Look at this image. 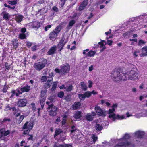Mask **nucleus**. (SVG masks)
I'll return each mask as SVG.
<instances>
[{
    "mask_svg": "<svg viewBox=\"0 0 147 147\" xmlns=\"http://www.w3.org/2000/svg\"><path fill=\"white\" fill-rule=\"evenodd\" d=\"M117 107V105L115 104L113 105L111 107V109H110L108 111V113L109 114V117L113 121H115L116 119L123 120L126 119V117L125 115H116L114 113L115 109Z\"/></svg>",
    "mask_w": 147,
    "mask_h": 147,
    "instance_id": "nucleus-1",
    "label": "nucleus"
},
{
    "mask_svg": "<svg viewBox=\"0 0 147 147\" xmlns=\"http://www.w3.org/2000/svg\"><path fill=\"white\" fill-rule=\"evenodd\" d=\"M129 137V134H125L122 138L117 140L118 143L114 147H133V145L128 141Z\"/></svg>",
    "mask_w": 147,
    "mask_h": 147,
    "instance_id": "nucleus-2",
    "label": "nucleus"
},
{
    "mask_svg": "<svg viewBox=\"0 0 147 147\" xmlns=\"http://www.w3.org/2000/svg\"><path fill=\"white\" fill-rule=\"evenodd\" d=\"M136 70V69H133L130 72L125 74H122L123 78L121 79L123 81L127 80L133 81L137 80L138 79V75Z\"/></svg>",
    "mask_w": 147,
    "mask_h": 147,
    "instance_id": "nucleus-3",
    "label": "nucleus"
},
{
    "mask_svg": "<svg viewBox=\"0 0 147 147\" xmlns=\"http://www.w3.org/2000/svg\"><path fill=\"white\" fill-rule=\"evenodd\" d=\"M47 62L46 59L42 58L40 59L38 62L35 63L34 64V66L36 70L40 71L45 67Z\"/></svg>",
    "mask_w": 147,
    "mask_h": 147,
    "instance_id": "nucleus-4",
    "label": "nucleus"
},
{
    "mask_svg": "<svg viewBox=\"0 0 147 147\" xmlns=\"http://www.w3.org/2000/svg\"><path fill=\"white\" fill-rule=\"evenodd\" d=\"M33 124L31 122H26L22 127L24 130L23 134L25 135L28 134L29 131L33 128Z\"/></svg>",
    "mask_w": 147,
    "mask_h": 147,
    "instance_id": "nucleus-5",
    "label": "nucleus"
},
{
    "mask_svg": "<svg viewBox=\"0 0 147 147\" xmlns=\"http://www.w3.org/2000/svg\"><path fill=\"white\" fill-rule=\"evenodd\" d=\"M122 74H125L116 71H113L111 72V78L115 81H117L119 80H123L121 79L123 78Z\"/></svg>",
    "mask_w": 147,
    "mask_h": 147,
    "instance_id": "nucleus-6",
    "label": "nucleus"
},
{
    "mask_svg": "<svg viewBox=\"0 0 147 147\" xmlns=\"http://www.w3.org/2000/svg\"><path fill=\"white\" fill-rule=\"evenodd\" d=\"M68 38L67 36L64 35L63 36L57 45L58 48V49H59L60 51L63 49L64 45L68 41Z\"/></svg>",
    "mask_w": 147,
    "mask_h": 147,
    "instance_id": "nucleus-7",
    "label": "nucleus"
},
{
    "mask_svg": "<svg viewBox=\"0 0 147 147\" xmlns=\"http://www.w3.org/2000/svg\"><path fill=\"white\" fill-rule=\"evenodd\" d=\"M49 109L50 110L49 111V113L50 115L53 116H55L57 113V107L52 104L49 105L48 107Z\"/></svg>",
    "mask_w": 147,
    "mask_h": 147,
    "instance_id": "nucleus-8",
    "label": "nucleus"
},
{
    "mask_svg": "<svg viewBox=\"0 0 147 147\" xmlns=\"http://www.w3.org/2000/svg\"><path fill=\"white\" fill-rule=\"evenodd\" d=\"M61 72L63 74H67L69 72L70 67L67 63H65L62 65L61 66Z\"/></svg>",
    "mask_w": 147,
    "mask_h": 147,
    "instance_id": "nucleus-9",
    "label": "nucleus"
},
{
    "mask_svg": "<svg viewBox=\"0 0 147 147\" xmlns=\"http://www.w3.org/2000/svg\"><path fill=\"white\" fill-rule=\"evenodd\" d=\"M94 109L96 113L98 115L102 116H104L105 115V113L103 111L100 107L96 106Z\"/></svg>",
    "mask_w": 147,
    "mask_h": 147,
    "instance_id": "nucleus-10",
    "label": "nucleus"
},
{
    "mask_svg": "<svg viewBox=\"0 0 147 147\" xmlns=\"http://www.w3.org/2000/svg\"><path fill=\"white\" fill-rule=\"evenodd\" d=\"M136 19L138 21L141 22L142 20L145 22H147V14L140 15L136 17Z\"/></svg>",
    "mask_w": 147,
    "mask_h": 147,
    "instance_id": "nucleus-11",
    "label": "nucleus"
},
{
    "mask_svg": "<svg viewBox=\"0 0 147 147\" xmlns=\"http://www.w3.org/2000/svg\"><path fill=\"white\" fill-rule=\"evenodd\" d=\"M96 115V113L94 112H92L91 113H87L85 116L86 120L89 121H92L94 118V117Z\"/></svg>",
    "mask_w": 147,
    "mask_h": 147,
    "instance_id": "nucleus-12",
    "label": "nucleus"
},
{
    "mask_svg": "<svg viewBox=\"0 0 147 147\" xmlns=\"http://www.w3.org/2000/svg\"><path fill=\"white\" fill-rule=\"evenodd\" d=\"M58 35L57 33L53 31L49 34V38L52 41H55Z\"/></svg>",
    "mask_w": 147,
    "mask_h": 147,
    "instance_id": "nucleus-13",
    "label": "nucleus"
},
{
    "mask_svg": "<svg viewBox=\"0 0 147 147\" xmlns=\"http://www.w3.org/2000/svg\"><path fill=\"white\" fill-rule=\"evenodd\" d=\"M29 26L31 28H38L40 26V24L38 22L35 21L30 23Z\"/></svg>",
    "mask_w": 147,
    "mask_h": 147,
    "instance_id": "nucleus-14",
    "label": "nucleus"
},
{
    "mask_svg": "<svg viewBox=\"0 0 147 147\" xmlns=\"http://www.w3.org/2000/svg\"><path fill=\"white\" fill-rule=\"evenodd\" d=\"M57 49V47L55 45L52 47L47 52V54L48 55H51L55 53Z\"/></svg>",
    "mask_w": 147,
    "mask_h": 147,
    "instance_id": "nucleus-15",
    "label": "nucleus"
},
{
    "mask_svg": "<svg viewBox=\"0 0 147 147\" xmlns=\"http://www.w3.org/2000/svg\"><path fill=\"white\" fill-rule=\"evenodd\" d=\"M12 94L11 95L10 98H13L14 95L18 96L20 94H22V92H20L19 90L17 89L15 90H13L11 92Z\"/></svg>",
    "mask_w": 147,
    "mask_h": 147,
    "instance_id": "nucleus-16",
    "label": "nucleus"
},
{
    "mask_svg": "<svg viewBox=\"0 0 147 147\" xmlns=\"http://www.w3.org/2000/svg\"><path fill=\"white\" fill-rule=\"evenodd\" d=\"M27 100L26 99L20 100L18 102V106L20 107L25 106L26 104Z\"/></svg>",
    "mask_w": 147,
    "mask_h": 147,
    "instance_id": "nucleus-17",
    "label": "nucleus"
},
{
    "mask_svg": "<svg viewBox=\"0 0 147 147\" xmlns=\"http://www.w3.org/2000/svg\"><path fill=\"white\" fill-rule=\"evenodd\" d=\"M134 134L135 137L138 138H141L144 135V133L143 131H138L136 132Z\"/></svg>",
    "mask_w": 147,
    "mask_h": 147,
    "instance_id": "nucleus-18",
    "label": "nucleus"
},
{
    "mask_svg": "<svg viewBox=\"0 0 147 147\" xmlns=\"http://www.w3.org/2000/svg\"><path fill=\"white\" fill-rule=\"evenodd\" d=\"M88 2L87 0H84L80 5V6L79 9L80 10H83L86 7Z\"/></svg>",
    "mask_w": 147,
    "mask_h": 147,
    "instance_id": "nucleus-19",
    "label": "nucleus"
},
{
    "mask_svg": "<svg viewBox=\"0 0 147 147\" xmlns=\"http://www.w3.org/2000/svg\"><path fill=\"white\" fill-rule=\"evenodd\" d=\"M138 35L136 34H134L132 35V37L129 40L132 42L131 45H132L134 44V43L136 42L137 41V38Z\"/></svg>",
    "mask_w": 147,
    "mask_h": 147,
    "instance_id": "nucleus-20",
    "label": "nucleus"
},
{
    "mask_svg": "<svg viewBox=\"0 0 147 147\" xmlns=\"http://www.w3.org/2000/svg\"><path fill=\"white\" fill-rule=\"evenodd\" d=\"M142 53L140 54L141 57L147 55V46H144L142 49Z\"/></svg>",
    "mask_w": 147,
    "mask_h": 147,
    "instance_id": "nucleus-21",
    "label": "nucleus"
},
{
    "mask_svg": "<svg viewBox=\"0 0 147 147\" xmlns=\"http://www.w3.org/2000/svg\"><path fill=\"white\" fill-rule=\"evenodd\" d=\"M80 86L82 89L83 90H86L87 89L88 87L86 83L84 82H82L80 84Z\"/></svg>",
    "mask_w": 147,
    "mask_h": 147,
    "instance_id": "nucleus-22",
    "label": "nucleus"
},
{
    "mask_svg": "<svg viewBox=\"0 0 147 147\" xmlns=\"http://www.w3.org/2000/svg\"><path fill=\"white\" fill-rule=\"evenodd\" d=\"M144 115L143 113H142V110L140 112L136 113L135 116L136 118H140L142 117H144Z\"/></svg>",
    "mask_w": 147,
    "mask_h": 147,
    "instance_id": "nucleus-23",
    "label": "nucleus"
},
{
    "mask_svg": "<svg viewBox=\"0 0 147 147\" xmlns=\"http://www.w3.org/2000/svg\"><path fill=\"white\" fill-rule=\"evenodd\" d=\"M98 44L100 45V48H103L102 50H101V51H102L106 49V47H105V46L106 44V43L105 40H102L101 42H99L98 43Z\"/></svg>",
    "mask_w": 147,
    "mask_h": 147,
    "instance_id": "nucleus-24",
    "label": "nucleus"
},
{
    "mask_svg": "<svg viewBox=\"0 0 147 147\" xmlns=\"http://www.w3.org/2000/svg\"><path fill=\"white\" fill-rule=\"evenodd\" d=\"M81 117V112L80 111H77L75 114L74 117L75 119H79Z\"/></svg>",
    "mask_w": 147,
    "mask_h": 147,
    "instance_id": "nucleus-25",
    "label": "nucleus"
},
{
    "mask_svg": "<svg viewBox=\"0 0 147 147\" xmlns=\"http://www.w3.org/2000/svg\"><path fill=\"white\" fill-rule=\"evenodd\" d=\"M30 86H27L22 88L21 89V91L22 92H28L30 90Z\"/></svg>",
    "mask_w": 147,
    "mask_h": 147,
    "instance_id": "nucleus-26",
    "label": "nucleus"
},
{
    "mask_svg": "<svg viewBox=\"0 0 147 147\" xmlns=\"http://www.w3.org/2000/svg\"><path fill=\"white\" fill-rule=\"evenodd\" d=\"M47 8H45L39 10L38 11V13L40 15L44 14L47 12Z\"/></svg>",
    "mask_w": 147,
    "mask_h": 147,
    "instance_id": "nucleus-27",
    "label": "nucleus"
},
{
    "mask_svg": "<svg viewBox=\"0 0 147 147\" xmlns=\"http://www.w3.org/2000/svg\"><path fill=\"white\" fill-rule=\"evenodd\" d=\"M80 103L79 102H75L73 106V108L74 109H76L79 108L80 106Z\"/></svg>",
    "mask_w": 147,
    "mask_h": 147,
    "instance_id": "nucleus-28",
    "label": "nucleus"
},
{
    "mask_svg": "<svg viewBox=\"0 0 147 147\" xmlns=\"http://www.w3.org/2000/svg\"><path fill=\"white\" fill-rule=\"evenodd\" d=\"M23 17L22 16L18 15L16 16V21L18 22H20L23 19Z\"/></svg>",
    "mask_w": 147,
    "mask_h": 147,
    "instance_id": "nucleus-29",
    "label": "nucleus"
},
{
    "mask_svg": "<svg viewBox=\"0 0 147 147\" xmlns=\"http://www.w3.org/2000/svg\"><path fill=\"white\" fill-rule=\"evenodd\" d=\"M63 119L61 121L62 125H65L66 123V119L67 116V115H63Z\"/></svg>",
    "mask_w": 147,
    "mask_h": 147,
    "instance_id": "nucleus-30",
    "label": "nucleus"
},
{
    "mask_svg": "<svg viewBox=\"0 0 147 147\" xmlns=\"http://www.w3.org/2000/svg\"><path fill=\"white\" fill-rule=\"evenodd\" d=\"M61 28L60 26H59L56 27L55 28L53 31L55 33L58 35L59 33L60 32L61 30Z\"/></svg>",
    "mask_w": 147,
    "mask_h": 147,
    "instance_id": "nucleus-31",
    "label": "nucleus"
},
{
    "mask_svg": "<svg viewBox=\"0 0 147 147\" xmlns=\"http://www.w3.org/2000/svg\"><path fill=\"white\" fill-rule=\"evenodd\" d=\"M62 132V131L61 129H56L55 131V134L54 135V137H55L56 136Z\"/></svg>",
    "mask_w": 147,
    "mask_h": 147,
    "instance_id": "nucleus-32",
    "label": "nucleus"
},
{
    "mask_svg": "<svg viewBox=\"0 0 147 147\" xmlns=\"http://www.w3.org/2000/svg\"><path fill=\"white\" fill-rule=\"evenodd\" d=\"M95 53L93 51H90L87 53V55L88 57H93L95 55Z\"/></svg>",
    "mask_w": 147,
    "mask_h": 147,
    "instance_id": "nucleus-33",
    "label": "nucleus"
},
{
    "mask_svg": "<svg viewBox=\"0 0 147 147\" xmlns=\"http://www.w3.org/2000/svg\"><path fill=\"white\" fill-rule=\"evenodd\" d=\"M78 96L81 101L84 100L86 98L84 94H78Z\"/></svg>",
    "mask_w": 147,
    "mask_h": 147,
    "instance_id": "nucleus-34",
    "label": "nucleus"
},
{
    "mask_svg": "<svg viewBox=\"0 0 147 147\" xmlns=\"http://www.w3.org/2000/svg\"><path fill=\"white\" fill-rule=\"evenodd\" d=\"M52 80V78L48 79V80H47L46 85L48 87H49L51 85Z\"/></svg>",
    "mask_w": 147,
    "mask_h": 147,
    "instance_id": "nucleus-35",
    "label": "nucleus"
},
{
    "mask_svg": "<svg viewBox=\"0 0 147 147\" xmlns=\"http://www.w3.org/2000/svg\"><path fill=\"white\" fill-rule=\"evenodd\" d=\"M3 17L5 19L7 20L10 18V16L8 13H5L3 14Z\"/></svg>",
    "mask_w": 147,
    "mask_h": 147,
    "instance_id": "nucleus-36",
    "label": "nucleus"
},
{
    "mask_svg": "<svg viewBox=\"0 0 147 147\" xmlns=\"http://www.w3.org/2000/svg\"><path fill=\"white\" fill-rule=\"evenodd\" d=\"M146 43V42L143 40L142 39H140L138 41V46H141L143 45H144Z\"/></svg>",
    "mask_w": 147,
    "mask_h": 147,
    "instance_id": "nucleus-37",
    "label": "nucleus"
},
{
    "mask_svg": "<svg viewBox=\"0 0 147 147\" xmlns=\"http://www.w3.org/2000/svg\"><path fill=\"white\" fill-rule=\"evenodd\" d=\"M46 99V97H40V102L41 104V107L42 108L44 106L43 105V102Z\"/></svg>",
    "mask_w": 147,
    "mask_h": 147,
    "instance_id": "nucleus-38",
    "label": "nucleus"
},
{
    "mask_svg": "<svg viewBox=\"0 0 147 147\" xmlns=\"http://www.w3.org/2000/svg\"><path fill=\"white\" fill-rule=\"evenodd\" d=\"M12 110L13 111V114L15 115L16 116L18 117L20 115V114L19 113H16V112L18 111L17 109L14 107H13L12 108Z\"/></svg>",
    "mask_w": 147,
    "mask_h": 147,
    "instance_id": "nucleus-39",
    "label": "nucleus"
},
{
    "mask_svg": "<svg viewBox=\"0 0 147 147\" xmlns=\"http://www.w3.org/2000/svg\"><path fill=\"white\" fill-rule=\"evenodd\" d=\"M13 45L14 47L16 49L18 47V44L17 42V40L14 39L12 41Z\"/></svg>",
    "mask_w": 147,
    "mask_h": 147,
    "instance_id": "nucleus-40",
    "label": "nucleus"
},
{
    "mask_svg": "<svg viewBox=\"0 0 147 147\" xmlns=\"http://www.w3.org/2000/svg\"><path fill=\"white\" fill-rule=\"evenodd\" d=\"M57 82H53L52 87L51 89L52 91H54L55 89L57 86Z\"/></svg>",
    "mask_w": 147,
    "mask_h": 147,
    "instance_id": "nucleus-41",
    "label": "nucleus"
},
{
    "mask_svg": "<svg viewBox=\"0 0 147 147\" xmlns=\"http://www.w3.org/2000/svg\"><path fill=\"white\" fill-rule=\"evenodd\" d=\"M17 3V0H14L13 1H8V3L9 4L13 5L16 4Z\"/></svg>",
    "mask_w": 147,
    "mask_h": 147,
    "instance_id": "nucleus-42",
    "label": "nucleus"
},
{
    "mask_svg": "<svg viewBox=\"0 0 147 147\" xmlns=\"http://www.w3.org/2000/svg\"><path fill=\"white\" fill-rule=\"evenodd\" d=\"M96 129L97 130H101L103 128V127L98 124L96 125Z\"/></svg>",
    "mask_w": 147,
    "mask_h": 147,
    "instance_id": "nucleus-43",
    "label": "nucleus"
},
{
    "mask_svg": "<svg viewBox=\"0 0 147 147\" xmlns=\"http://www.w3.org/2000/svg\"><path fill=\"white\" fill-rule=\"evenodd\" d=\"M140 51L139 49H136L134 50V55L136 57L138 56L139 53H140Z\"/></svg>",
    "mask_w": 147,
    "mask_h": 147,
    "instance_id": "nucleus-44",
    "label": "nucleus"
},
{
    "mask_svg": "<svg viewBox=\"0 0 147 147\" xmlns=\"http://www.w3.org/2000/svg\"><path fill=\"white\" fill-rule=\"evenodd\" d=\"M32 50L33 51H35L37 49V45L35 43H33L31 47Z\"/></svg>",
    "mask_w": 147,
    "mask_h": 147,
    "instance_id": "nucleus-45",
    "label": "nucleus"
},
{
    "mask_svg": "<svg viewBox=\"0 0 147 147\" xmlns=\"http://www.w3.org/2000/svg\"><path fill=\"white\" fill-rule=\"evenodd\" d=\"M91 137L92 139H93V142L94 143L97 139V137L94 134H92L91 135Z\"/></svg>",
    "mask_w": 147,
    "mask_h": 147,
    "instance_id": "nucleus-46",
    "label": "nucleus"
},
{
    "mask_svg": "<svg viewBox=\"0 0 147 147\" xmlns=\"http://www.w3.org/2000/svg\"><path fill=\"white\" fill-rule=\"evenodd\" d=\"M86 98H88L90 97L91 95V92L90 91H87L84 93Z\"/></svg>",
    "mask_w": 147,
    "mask_h": 147,
    "instance_id": "nucleus-47",
    "label": "nucleus"
},
{
    "mask_svg": "<svg viewBox=\"0 0 147 147\" xmlns=\"http://www.w3.org/2000/svg\"><path fill=\"white\" fill-rule=\"evenodd\" d=\"M26 37V35L24 33L20 34L19 35V38L21 39H24Z\"/></svg>",
    "mask_w": 147,
    "mask_h": 147,
    "instance_id": "nucleus-48",
    "label": "nucleus"
},
{
    "mask_svg": "<svg viewBox=\"0 0 147 147\" xmlns=\"http://www.w3.org/2000/svg\"><path fill=\"white\" fill-rule=\"evenodd\" d=\"M47 78L45 76H42L41 78V80L42 82H45L46 80L47 81L48 80Z\"/></svg>",
    "mask_w": 147,
    "mask_h": 147,
    "instance_id": "nucleus-49",
    "label": "nucleus"
},
{
    "mask_svg": "<svg viewBox=\"0 0 147 147\" xmlns=\"http://www.w3.org/2000/svg\"><path fill=\"white\" fill-rule=\"evenodd\" d=\"M88 87L89 88H91L92 87V85L93 84V82L91 80H89L88 81Z\"/></svg>",
    "mask_w": 147,
    "mask_h": 147,
    "instance_id": "nucleus-50",
    "label": "nucleus"
},
{
    "mask_svg": "<svg viewBox=\"0 0 147 147\" xmlns=\"http://www.w3.org/2000/svg\"><path fill=\"white\" fill-rule=\"evenodd\" d=\"M73 86L71 85H70L68 86L66 88V90L67 91H71L72 89Z\"/></svg>",
    "mask_w": 147,
    "mask_h": 147,
    "instance_id": "nucleus-51",
    "label": "nucleus"
},
{
    "mask_svg": "<svg viewBox=\"0 0 147 147\" xmlns=\"http://www.w3.org/2000/svg\"><path fill=\"white\" fill-rule=\"evenodd\" d=\"M62 147H72L71 145L70 144H64L61 145Z\"/></svg>",
    "mask_w": 147,
    "mask_h": 147,
    "instance_id": "nucleus-52",
    "label": "nucleus"
},
{
    "mask_svg": "<svg viewBox=\"0 0 147 147\" xmlns=\"http://www.w3.org/2000/svg\"><path fill=\"white\" fill-rule=\"evenodd\" d=\"M75 22L73 20H72L70 21L69 23V26L71 27L75 24Z\"/></svg>",
    "mask_w": 147,
    "mask_h": 147,
    "instance_id": "nucleus-53",
    "label": "nucleus"
},
{
    "mask_svg": "<svg viewBox=\"0 0 147 147\" xmlns=\"http://www.w3.org/2000/svg\"><path fill=\"white\" fill-rule=\"evenodd\" d=\"M64 95V93L63 92H61L58 93V96L59 98H62Z\"/></svg>",
    "mask_w": 147,
    "mask_h": 147,
    "instance_id": "nucleus-54",
    "label": "nucleus"
},
{
    "mask_svg": "<svg viewBox=\"0 0 147 147\" xmlns=\"http://www.w3.org/2000/svg\"><path fill=\"white\" fill-rule=\"evenodd\" d=\"M3 136H4V129H1L0 130V138Z\"/></svg>",
    "mask_w": 147,
    "mask_h": 147,
    "instance_id": "nucleus-55",
    "label": "nucleus"
},
{
    "mask_svg": "<svg viewBox=\"0 0 147 147\" xmlns=\"http://www.w3.org/2000/svg\"><path fill=\"white\" fill-rule=\"evenodd\" d=\"M126 118L127 117L128 118V117H131V116H133V115H132V113H129V112H127L126 113Z\"/></svg>",
    "mask_w": 147,
    "mask_h": 147,
    "instance_id": "nucleus-56",
    "label": "nucleus"
},
{
    "mask_svg": "<svg viewBox=\"0 0 147 147\" xmlns=\"http://www.w3.org/2000/svg\"><path fill=\"white\" fill-rule=\"evenodd\" d=\"M46 92V90L42 91L41 93V97H45V95Z\"/></svg>",
    "mask_w": 147,
    "mask_h": 147,
    "instance_id": "nucleus-57",
    "label": "nucleus"
},
{
    "mask_svg": "<svg viewBox=\"0 0 147 147\" xmlns=\"http://www.w3.org/2000/svg\"><path fill=\"white\" fill-rule=\"evenodd\" d=\"M7 87L6 85H4L3 88V91L4 92H6L7 91Z\"/></svg>",
    "mask_w": 147,
    "mask_h": 147,
    "instance_id": "nucleus-58",
    "label": "nucleus"
},
{
    "mask_svg": "<svg viewBox=\"0 0 147 147\" xmlns=\"http://www.w3.org/2000/svg\"><path fill=\"white\" fill-rule=\"evenodd\" d=\"M10 133L9 131L7 130L6 131H5L4 129V136H6L9 134Z\"/></svg>",
    "mask_w": 147,
    "mask_h": 147,
    "instance_id": "nucleus-59",
    "label": "nucleus"
},
{
    "mask_svg": "<svg viewBox=\"0 0 147 147\" xmlns=\"http://www.w3.org/2000/svg\"><path fill=\"white\" fill-rule=\"evenodd\" d=\"M10 121V119L5 118L3 119V122H9Z\"/></svg>",
    "mask_w": 147,
    "mask_h": 147,
    "instance_id": "nucleus-60",
    "label": "nucleus"
},
{
    "mask_svg": "<svg viewBox=\"0 0 147 147\" xmlns=\"http://www.w3.org/2000/svg\"><path fill=\"white\" fill-rule=\"evenodd\" d=\"M52 9L53 10L56 12H58L59 11L58 9L56 6H54L53 7Z\"/></svg>",
    "mask_w": 147,
    "mask_h": 147,
    "instance_id": "nucleus-61",
    "label": "nucleus"
},
{
    "mask_svg": "<svg viewBox=\"0 0 147 147\" xmlns=\"http://www.w3.org/2000/svg\"><path fill=\"white\" fill-rule=\"evenodd\" d=\"M32 44L33 43H32L28 41L27 42L26 45L29 48L32 45Z\"/></svg>",
    "mask_w": 147,
    "mask_h": 147,
    "instance_id": "nucleus-62",
    "label": "nucleus"
},
{
    "mask_svg": "<svg viewBox=\"0 0 147 147\" xmlns=\"http://www.w3.org/2000/svg\"><path fill=\"white\" fill-rule=\"evenodd\" d=\"M104 143V145H103L105 147H107L108 146H109L110 145V143L109 142H105Z\"/></svg>",
    "mask_w": 147,
    "mask_h": 147,
    "instance_id": "nucleus-63",
    "label": "nucleus"
},
{
    "mask_svg": "<svg viewBox=\"0 0 147 147\" xmlns=\"http://www.w3.org/2000/svg\"><path fill=\"white\" fill-rule=\"evenodd\" d=\"M11 107L8 105H7L5 107V110L6 111H8L11 110Z\"/></svg>",
    "mask_w": 147,
    "mask_h": 147,
    "instance_id": "nucleus-64",
    "label": "nucleus"
}]
</instances>
